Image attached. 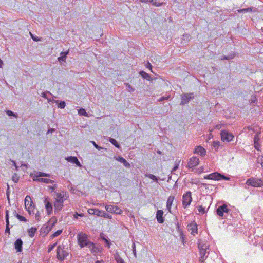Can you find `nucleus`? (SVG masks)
Here are the masks:
<instances>
[{"mask_svg": "<svg viewBox=\"0 0 263 263\" xmlns=\"http://www.w3.org/2000/svg\"><path fill=\"white\" fill-rule=\"evenodd\" d=\"M78 242L80 247L84 248L88 247L91 242L88 240V236L83 232H79L77 234Z\"/></svg>", "mask_w": 263, "mask_h": 263, "instance_id": "1", "label": "nucleus"}, {"mask_svg": "<svg viewBox=\"0 0 263 263\" xmlns=\"http://www.w3.org/2000/svg\"><path fill=\"white\" fill-rule=\"evenodd\" d=\"M246 184L249 186L255 187H261L263 186V180L261 179L251 177L247 179Z\"/></svg>", "mask_w": 263, "mask_h": 263, "instance_id": "2", "label": "nucleus"}, {"mask_svg": "<svg viewBox=\"0 0 263 263\" xmlns=\"http://www.w3.org/2000/svg\"><path fill=\"white\" fill-rule=\"evenodd\" d=\"M68 255V253L64 250V247L59 246L57 248V258L58 260L62 261Z\"/></svg>", "mask_w": 263, "mask_h": 263, "instance_id": "3", "label": "nucleus"}, {"mask_svg": "<svg viewBox=\"0 0 263 263\" xmlns=\"http://www.w3.org/2000/svg\"><path fill=\"white\" fill-rule=\"evenodd\" d=\"M192 201L191 196V192L190 191L187 192L183 195L182 197V205L183 207L185 209L189 206Z\"/></svg>", "mask_w": 263, "mask_h": 263, "instance_id": "4", "label": "nucleus"}, {"mask_svg": "<svg viewBox=\"0 0 263 263\" xmlns=\"http://www.w3.org/2000/svg\"><path fill=\"white\" fill-rule=\"evenodd\" d=\"M194 98V93H184L181 96L180 105H184L188 103L191 100Z\"/></svg>", "mask_w": 263, "mask_h": 263, "instance_id": "5", "label": "nucleus"}, {"mask_svg": "<svg viewBox=\"0 0 263 263\" xmlns=\"http://www.w3.org/2000/svg\"><path fill=\"white\" fill-rule=\"evenodd\" d=\"M220 135L223 141L230 142L234 138L233 135L227 130H222Z\"/></svg>", "mask_w": 263, "mask_h": 263, "instance_id": "6", "label": "nucleus"}, {"mask_svg": "<svg viewBox=\"0 0 263 263\" xmlns=\"http://www.w3.org/2000/svg\"><path fill=\"white\" fill-rule=\"evenodd\" d=\"M230 211V209L228 208L226 204H223L218 206L216 209V213L220 217L224 216V213L228 214Z\"/></svg>", "mask_w": 263, "mask_h": 263, "instance_id": "7", "label": "nucleus"}, {"mask_svg": "<svg viewBox=\"0 0 263 263\" xmlns=\"http://www.w3.org/2000/svg\"><path fill=\"white\" fill-rule=\"evenodd\" d=\"M105 209L107 212L116 214H120L121 210L117 206L107 205L105 206Z\"/></svg>", "mask_w": 263, "mask_h": 263, "instance_id": "8", "label": "nucleus"}, {"mask_svg": "<svg viewBox=\"0 0 263 263\" xmlns=\"http://www.w3.org/2000/svg\"><path fill=\"white\" fill-rule=\"evenodd\" d=\"M199 162V159L196 157L191 158L188 162V167L190 168H193L198 165Z\"/></svg>", "mask_w": 263, "mask_h": 263, "instance_id": "9", "label": "nucleus"}, {"mask_svg": "<svg viewBox=\"0 0 263 263\" xmlns=\"http://www.w3.org/2000/svg\"><path fill=\"white\" fill-rule=\"evenodd\" d=\"M44 203L47 214L48 215H50L52 212L53 208L52 203L48 200V198H46L45 199Z\"/></svg>", "mask_w": 263, "mask_h": 263, "instance_id": "10", "label": "nucleus"}, {"mask_svg": "<svg viewBox=\"0 0 263 263\" xmlns=\"http://www.w3.org/2000/svg\"><path fill=\"white\" fill-rule=\"evenodd\" d=\"M187 229L189 231L191 232V233L193 235L197 233V225L195 222L189 224L187 226Z\"/></svg>", "mask_w": 263, "mask_h": 263, "instance_id": "11", "label": "nucleus"}, {"mask_svg": "<svg viewBox=\"0 0 263 263\" xmlns=\"http://www.w3.org/2000/svg\"><path fill=\"white\" fill-rule=\"evenodd\" d=\"M163 215V211L162 210H159L157 211L156 217L157 221L159 223H163L164 222V219Z\"/></svg>", "mask_w": 263, "mask_h": 263, "instance_id": "12", "label": "nucleus"}, {"mask_svg": "<svg viewBox=\"0 0 263 263\" xmlns=\"http://www.w3.org/2000/svg\"><path fill=\"white\" fill-rule=\"evenodd\" d=\"M66 160L68 162H70L73 164H76L78 166H81V163L78 160V158L74 156H69L66 158Z\"/></svg>", "mask_w": 263, "mask_h": 263, "instance_id": "13", "label": "nucleus"}, {"mask_svg": "<svg viewBox=\"0 0 263 263\" xmlns=\"http://www.w3.org/2000/svg\"><path fill=\"white\" fill-rule=\"evenodd\" d=\"M194 153L204 156L206 155V150L203 147L198 146L195 148Z\"/></svg>", "mask_w": 263, "mask_h": 263, "instance_id": "14", "label": "nucleus"}, {"mask_svg": "<svg viewBox=\"0 0 263 263\" xmlns=\"http://www.w3.org/2000/svg\"><path fill=\"white\" fill-rule=\"evenodd\" d=\"M22 245L23 241L21 238H18L15 241L14 246L17 252H20L22 251Z\"/></svg>", "mask_w": 263, "mask_h": 263, "instance_id": "15", "label": "nucleus"}, {"mask_svg": "<svg viewBox=\"0 0 263 263\" xmlns=\"http://www.w3.org/2000/svg\"><path fill=\"white\" fill-rule=\"evenodd\" d=\"M33 204V202L31 201V198L30 196L27 195L25 197V205L26 209H28V211L29 212V209L31 207Z\"/></svg>", "mask_w": 263, "mask_h": 263, "instance_id": "16", "label": "nucleus"}, {"mask_svg": "<svg viewBox=\"0 0 263 263\" xmlns=\"http://www.w3.org/2000/svg\"><path fill=\"white\" fill-rule=\"evenodd\" d=\"M140 75L144 79H146L148 81H152L153 80H156V78H152L149 74L147 73L144 71H141L139 72Z\"/></svg>", "mask_w": 263, "mask_h": 263, "instance_id": "17", "label": "nucleus"}, {"mask_svg": "<svg viewBox=\"0 0 263 263\" xmlns=\"http://www.w3.org/2000/svg\"><path fill=\"white\" fill-rule=\"evenodd\" d=\"M174 199V196H170L168 197L167 203H166V208L168 210L170 213H171V206L172 205Z\"/></svg>", "mask_w": 263, "mask_h": 263, "instance_id": "18", "label": "nucleus"}, {"mask_svg": "<svg viewBox=\"0 0 263 263\" xmlns=\"http://www.w3.org/2000/svg\"><path fill=\"white\" fill-rule=\"evenodd\" d=\"M6 228L5 230V233H10V228H9V211L8 210H6Z\"/></svg>", "mask_w": 263, "mask_h": 263, "instance_id": "19", "label": "nucleus"}, {"mask_svg": "<svg viewBox=\"0 0 263 263\" xmlns=\"http://www.w3.org/2000/svg\"><path fill=\"white\" fill-rule=\"evenodd\" d=\"M116 160L118 161L123 163L124 165L127 168H130L131 167L130 163H129L124 158L122 157H118L116 158Z\"/></svg>", "mask_w": 263, "mask_h": 263, "instance_id": "20", "label": "nucleus"}, {"mask_svg": "<svg viewBox=\"0 0 263 263\" xmlns=\"http://www.w3.org/2000/svg\"><path fill=\"white\" fill-rule=\"evenodd\" d=\"M218 175H219V173L215 172L204 176V178L206 179L217 180V179H218L217 178Z\"/></svg>", "mask_w": 263, "mask_h": 263, "instance_id": "21", "label": "nucleus"}, {"mask_svg": "<svg viewBox=\"0 0 263 263\" xmlns=\"http://www.w3.org/2000/svg\"><path fill=\"white\" fill-rule=\"evenodd\" d=\"M63 202L64 201H55L54 202L55 212L60 211L62 209V208L63 206Z\"/></svg>", "mask_w": 263, "mask_h": 263, "instance_id": "22", "label": "nucleus"}, {"mask_svg": "<svg viewBox=\"0 0 263 263\" xmlns=\"http://www.w3.org/2000/svg\"><path fill=\"white\" fill-rule=\"evenodd\" d=\"M89 244V245L87 248H88L91 250L92 253H98L99 252V249L95 246L93 242H91Z\"/></svg>", "mask_w": 263, "mask_h": 263, "instance_id": "23", "label": "nucleus"}, {"mask_svg": "<svg viewBox=\"0 0 263 263\" xmlns=\"http://www.w3.org/2000/svg\"><path fill=\"white\" fill-rule=\"evenodd\" d=\"M31 176H32V177H50V174L43 172H37L34 175L31 174Z\"/></svg>", "mask_w": 263, "mask_h": 263, "instance_id": "24", "label": "nucleus"}, {"mask_svg": "<svg viewBox=\"0 0 263 263\" xmlns=\"http://www.w3.org/2000/svg\"><path fill=\"white\" fill-rule=\"evenodd\" d=\"M65 192L62 191L60 193H57L56 194L55 201H64V196Z\"/></svg>", "mask_w": 263, "mask_h": 263, "instance_id": "25", "label": "nucleus"}, {"mask_svg": "<svg viewBox=\"0 0 263 263\" xmlns=\"http://www.w3.org/2000/svg\"><path fill=\"white\" fill-rule=\"evenodd\" d=\"M69 51H67L66 52H62L60 53V57L58 58V61H65L67 55L68 54Z\"/></svg>", "mask_w": 263, "mask_h": 263, "instance_id": "26", "label": "nucleus"}, {"mask_svg": "<svg viewBox=\"0 0 263 263\" xmlns=\"http://www.w3.org/2000/svg\"><path fill=\"white\" fill-rule=\"evenodd\" d=\"M50 221H49L48 222V225H47L45 227H42L41 230H44V232H45V231L46 230L47 232H48L49 231H50L52 228H53V227L54 226L55 223H56V221H54L51 226L50 227H49L48 225L50 224Z\"/></svg>", "mask_w": 263, "mask_h": 263, "instance_id": "27", "label": "nucleus"}, {"mask_svg": "<svg viewBox=\"0 0 263 263\" xmlns=\"http://www.w3.org/2000/svg\"><path fill=\"white\" fill-rule=\"evenodd\" d=\"M206 253V250H203L202 249V250L200 251V260L201 262H203L205 260V259L206 258L207 256H205Z\"/></svg>", "mask_w": 263, "mask_h": 263, "instance_id": "28", "label": "nucleus"}, {"mask_svg": "<svg viewBox=\"0 0 263 263\" xmlns=\"http://www.w3.org/2000/svg\"><path fill=\"white\" fill-rule=\"evenodd\" d=\"M36 231H37V229L36 228H33V227H32L30 229H28V232L29 236L30 237L32 238L34 236V234H35V232H36Z\"/></svg>", "mask_w": 263, "mask_h": 263, "instance_id": "29", "label": "nucleus"}, {"mask_svg": "<svg viewBox=\"0 0 263 263\" xmlns=\"http://www.w3.org/2000/svg\"><path fill=\"white\" fill-rule=\"evenodd\" d=\"M37 180L38 182H43L45 183H53L54 182V181L53 180L43 178H41L40 179H39Z\"/></svg>", "mask_w": 263, "mask_h": 263, "instance_id": "30", "label": "nucleus"}, {"mask_svg": "<svg viewBox=\"0 0 263 263\" xmlns=\"http://www.w3.org/2000/svg\"><path fill=\"white\" fill-rule=\"evenodd\" d=\"M108 141L113 144L117 148H120V144L117 142V141L112 138H109Z\"/></svg>", "mask_w": 263, "mask_h": 263, "instance_id": "31", "label": "nucleus"}, {"mask_svg": "<svg viewBox=\"0 0 263 263\" xmlns=\"http://www.w3.org/2000/svg\"><path fill=\"white\" fill-rule=\"evenodd\" d=\"M217 178L218 179H217V181L221 180H230V178L229 177H227L223 175H222L220 173H219V175L217 176Z\"/></svg>", "mask_w": 263, "mask_h": 263, "instance_id": "32", "label": "nucleus"}, {"mask_svg": "<svg viewBox=\"0 0 263 263\" xmlns=\"http://www.w3.org/2000/svg\"><path fill=\"white\" fill-rule=\"evenodd\" d=\"M6 112L7 114V115L8 116H13V117H14L15 118H17L18 117V115L16 113H14L13 112V111H12L11 110H7L6 111Z\"/></svg>", "mask_w": 263, "mask_h": 263, "instance_id": "33", "label": "nucleus"}, {"mask_svg": "<svg viewBox=\"0 0 263 263\" xmlns=\"http://www.w3.org/2000/svg\"><path fill=\"white\" fill-rule=\"evenodd\" d=\"M145 175H146V177H147L149 178L152 179L154 181H156V182H158L157 177L156 176H155V175H154L153 174H147Z\"/></svg>", "mask_w": 263, "mask_h": 263, "instance_id": "34", "label": "nucleus"}, {"mask_svg": "<svg viewBox=\"0 0 263 263\" xmlns=\"http://www.w3.org/2000/svg\"><path fill=\"white\" fill-rule=\"evenodd\" d=\"M78 113L80 115H83L85 117H88V113L86 112V110L83 108H81L78 110Z\"/></svg>", "mask_w": 263, "mask_h": 263, "instance_id": "35", "label": "nucleus"}, {"mask_svg": "<svg viewBox=\"0 0 263 263\" xmlns=\"http://www.w3.org/2000/svg\"><path fill=\"white\" fill-rule=\"evenodd\" d=\"M124 84L128 88V91L130 92H133L135 91V89L128 83H125Z\"/></svg>", "mask_w": 263, "mask_h": 263, "instance_id": "36", "label": "nucleus"}, {"mask_svg": "<svg viewBox=\"0 0 263 263\" xmlns=\"http://www.w3.org/2000/svg\"><path fill=\"white\" fill-rule=\"evenodd\" d=\"M65 106H66V103H65V101H60L58 104V107L61 108V109L64 108Z\"/></svg>", "mask_w": 263, "mask_h": 263, "instance_id": "37", "label": "nucleus"}, {"mask_svg": "<svg viewBox=\"0 0 263 263\" xmlns=\"http://www.w3.org/2000/svg\"><path fill=\"white\" fill-rule=\"evenodd\" d=\"M235 57V53L234 52L229 54L228 55L224 56V59L226 60H230L234 58Z\"/></svg>", "mask_w": 263, "mask_h": 263, "instance_id": "38", "label": "nucleus"}, {"mask_svg": "<svg viewBox=\"0 0 263 263\" xmlns=\"http://www.w3.org/2000/svg\"><path fill=\"white\" fill-rule=\"evenodd\" d=\"M140 1L142 3H151L154 6L156 5V2H154V0H140Z\"/></svg>", "mask_w": 263, "mask_h": 263, "instance_id": "39", "label": "nucleus"}, {"mask_svg": "<svg viewBox=\"0 0 263 263\" xmlns=\"http://www.w3.org/2000/svg\"><path fill=\"white\" fill-rule=\"evenodd\" d=\"M198 248L199 249V250H202V249L203 250H206V248H207V246L205 244H201V243H199L198 244Z\"/></svg>", "mask_w": 263, "mask_h": 263, "instance_id": "40", "label": "nucleus"}, {"mask_svg": "<svg viewBox=\"0 0 263 263\" xmlns=\"http://www.w3.org/2000/svg\"><path fill=\"white\" fill-rule=\"evenodd\" d=\"M16 217L17 219H18L20 221H25L26 222L27 221V219H26L25 217H24V216H21L19 214H16Z\"/></svg>", "mask_w": 263, "mask_h": 263, "instance_id": "41", "label": "nucleus"}, {"mask_svg": "<svg viewBox=\"0 0 263 263\" xmlns=\"http://www.w3.org/2000/svg\"><path fill=\"white\" fill-rule=\"evenodd\" d=\"M260 134V132H258L255 134L254 137V142H258L259 140V135Z\"/></svg>", "mask_w": 263, "mask_h": 263, "instance_id": "42", "label": "nucleus"}, {"mask_svg": "<svg viewBox=\"0 0 263 263\" xmlns=\"http://www.w3.org/2000/svg\"><path fill=\"white\" fill-rule=\"evenodd\" d=\"M212 145L215 148H217L220 145V142L218 141H214L213 142Z\"/></svg>", "mask_w": 263, "mask_h": 263, "instance_id": "43", "label": "nucleus"}, {"mask_svg": "<svg viewBox=\"0 0 263 263\" xmlns=\"http://www.w3.org/2000/svg\"><path fill=\"white\" fill-rule=\"evenodd\" d=\"M94 212H95L94 215L98 216H100L101 214H102V211H100V210H99L98 209H95Z\"/></svg>", "mask_w": 263, "mask_h": 263, "instance_id": "44", "label": "nucleus"}, {"mask_svg": "<svg viewBox=\"0 0 263 263\" xmlns=\"http://www.w3.org/2000/svg\"><path fill=\"white\" fill-rule=\"evenodd\" d=\"M62 232V231L61 230H59L57 231L54 234H52V237H55L59 235H60Z\"/></svg>", "mask_w": 263, "mask_h": 263, "instance_id": "45", "label": "nucleus"}, {"mask_svg": "<svg viewBox=\"0 0 263 263\" xmlns=\"http://www.w3.org/2000/svg\"><path fill=\"white\" fill-rule=\"evenodd\" d=\"M198 211L202 214H204L206 212L205 208L201 205L198 206Z\"/></svg>", "mask_w": 263, "mask_h": 263, "instance_id": "46", "label": "nucleus"}, {"mask_svg": "<svg viewBox=\"0 0 263 263\" xmlns=\"http://www.w3.org/2000/svg\"><path fill=\"white\" fill-rule=\"evenodd\" d=\"M101 238H102L103 240H104V241H105V242L106 243L107 246L108 248H109V247H110V243L109 242L107 238H106L105 237H104V236H101Z\"/></svg>", "mask_w": 263, "mask_h": 263, "instance_id": "47", "label": "nucleus"}, {"mask_svg": "<svg viewBox=\"0 0 263 263\" xmlns=\"http://www.w3.org/2000/svg\"><path fill=\"white\" fill-rule=\"evenodd\" d=\"M55 246H56V243H54L53 245H49V248H48V252L50 253L54 248Z\"/></svg>", "mask_w": 263, "mask_h": 263, "instance_id": "48", "label": "nucleus"}, {"mask_svg": "<svg viewBox=\"0 0 263 263\" xmlns=\"http://www.w3.org/2000/svg\"><path fill=\"white\" fill-rule=\"evenodd\" d=\"M182 39L184 41H189L190 39V36L189 34H184Z\"/></svg>", "mask_w": 263, "mask_h": 263, "instance_id": "49", "label": "nucleus"}, {"mask_svg": "<svg viewBox=\"0 0 263 263\" xmlns=\"http://www.w3.org/2000/svg\"><path fill=\"white\" fill-rule=\"evenodd\" d=\"M254 147L256 149L259 150V148L260 147V145L259 144L258 142H254Z\"/></svg>", "mask_w": 263, "mask_h": 263, "instance_id": "50", "label": "nucleus"}, {"mask_svg": "<svg viewBox=\"0 0 263 263\" xmlns=\"http://www.w3.org/2000/svg\"><path fill=\"white\" fill-rule=\"evenodd\" d=\"M73 216L75 218L78 219V217H83L84 214L83 213L78 214L77 212H76L75 214L73 215Z\"/></svg>", "mask_w": 263, "mask_h": 263, "instance_id": "51", "label": "nucleus"}, {"mask_svg": "<svg viewBox=\"0 0 263 263\" xmlns=\"http://www.w3.org/2000/svg\"><path fill=\"white\" fill-rule=\"evenodd\" d=\"M169 98H170V96H169L161 97V98L158 100V101L161 102V101H164V100H168Z\"/></svg>", "mask_w": 263, "mask_h": 263, "instance_id": "52", "label": "nucleus"}, {"mask_svg": "<svg viewBox=\"0 0 263 263\" xmlns=\"http://www.w3.org/2000/svg\"><path fill=\"white\" fill-rule=\"evenodd\" d=\"M91 142L92 143V144L93 145L94 147L98 149V150H100L101 149H102V147H100V146H99L98 145H97L94 141H91Z\"/></svg>", "mask_w": 263, "mask_h": 263, "instance_id": "53", "label": "nucleus"}, {"mask_svg": "<svg viewBox=\"0 0 263 263\" xmlns=\"http://www.w3.org/2000/svg\"><path fill=\"white\" fill-rule=\"evenodd\" d=\"M30 35L31 36V38L33 39V41H40V38H39L38 37L34 36L31 32H30Z\"/></svg>", "mask_w": 263, "mask_h": 263, "instance_id": "54", "label": "nucleus"}, {"mask_svg": "<svg viewBox=\"0 0 263 263\" xmlns=\"http://www.w3.org/2000/svg\"><path fill=\"white\" fill-rule=\"evenodd\" d=\"M100 216L103 217H105V218H108L110 217V216H109L108 214H107V213H105V212L103 211H102V214H101Z\"/></svg>", "mask_w": 263, "mask_h": 263, "instance_id": "55", "label": "nucleus"}, {"mask_svg": "<svg viewBox=\"0 0 263 263\" xmlns=\"http://www.w3.org/2000/svg\"><path fill=\"white\" fill-rule=\"evenodd\" d=\"M35 219L37 220H40V213L37 211V213L35 214Z\"/></svg>", "mask_w": 263, "mask_h": 263, "instance_id": "56", "label": "nucleus"}, {"mask_svg": "<svg viewBox=\"0 0 263 263\" xmlns=\"http://www.w3.org/2000/svg\"><path fill=\"white\" fill-rule=\"evenodd\" d=\"M146 67L148 69H149L152 72H153L152 71V66L151 65V64L149 63V62H148L146 64Z\"/></svg>", "mask_w": 263, "mask_h": 263, "instance_id": "57", "label": "nucleus"}, {"mask_svg": "<svg viewBox=\"0 0 263 263\" xmlns=\"http://www.w3.org/2000/svg\"><path fill=\"white\" fill-rule=\"evenodd\" d=\"M94 211L95 209H89L88 210V212L89 213V214L94 215Z\"/></svg>", "mask_w": 263, "mask_h": 263, "instance_id": "58", "label": "nucleus"}, {"mask_svg": "<svg viewBox=\"0 0 263 263\" xmlns=\"http://www.w3.org/2000/svg\"><path fill=\"white\" fill-rule=\"evenodd\" d=\"M179 164L176 163L175 165L174 166L172 170V172L175 171L178 168Z\"/></svg>", "mask_w": 263, "mask_h": 263, "instance_id": "59", "label": "nucleus"}, {"mask_svg": "<svg viewBox=\"0 0 263 263\" xmlns=\"http://www.w3.org/2000/svg\"><path fill=\"white\" fill-rule=\"evenodd\" d=\"M116 261L117 262V263H125L124 261L121 257L118 258V259Z\"/></svg>", "mask_w": 263, "mask_h": 263, "instance_id": "60", "label": "nucleus"}, {"mask_svg": "<svg viewBox=\"0 0 263 263\" xmlns=\"http://www.w3.org/2000/svg\"><path fill=\"white\" fill-rule=\"evenodd\" d=\"M49 189L51 190L52 192L54 191V190L56 189L57 187V185H54L53 186H49Z\"/></svg>", "mask_w": 263, "mask_h": 263, "instance_id": "61", "label": "nucleus"}, {"mask_svg": "<svg viewBox=\"0 0 263 263\" xmlns=\"http://www.w3.org/2000/svg\"><path fill=\"white\" fill-rule=\"evenodd\" d=\"M120 257H121L117 253L115 254V259L116 260H118V258H120Z\"/></svg>", "mask_w": 263, "mask_h": 263, "instance_id": "62", "label": "nucleus"}, {"mask_svg": "<svg viewBox=\"0 0 263 263\" xmlns=\"http://www.w3.org/2000/svg\"><path fill=\"white\" fill-rule=\"evenodd\" d=\"M238 11L239 13L247 12V11L246 10V8L238 10Z\"/></svg>", "mask_w": 263, "mask_h": 263, "instance_id": "63", "label": "nucleus"}, {"mask_svg": "<svg viewBox=\"0 0 263 263\" xmlns=\"http://www.w3.org/2000/svg\"><path fill=\"white\" fill-rule=\"evenodd\" d=\"M46 93H47V92H43L42 93V97L44 98H47Z\"/></svg>", "mask_w": 263, "mask_h": 263, "instance_id": "64", "label": "nucleus"}]
</instances>
